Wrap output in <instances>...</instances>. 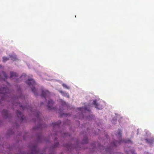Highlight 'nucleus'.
Listing matches in <instances>:
<instances>
[{
  "instance_id": "obj_26",
  "label": "nucleus",
  "mask_w": 154,
  "mask_h": 154,
  "mask_svg": "<svg viewBox=\"0 0 154 154\" xmlns=\"http://www.w3.org/2000/svg\"><path fill=\"white\" fill-rule=\"evenodd\" d=\"M66 133H64V136H66Z\"/></svg>"
},
{
  "instance_id": "obj_4",
  "label": "nucleus",
  "mask_w": 154,
  "mask_h": 154,
  "mask_svg": "<svg viewBox=\"0 0 154 154\" xmlns=\"http://www.w3.org/2000/svg\"><path fill=\"white\" fill-rule=\"evenodd\" d=\"M53 103L54 102L52 100L50 99L48 100L47 105L48 109H55V108L53 106Z\"/></svg>"
},
{
  "instance_id": "obj_2",
  "label": "nucleus",
  "mask_w": 154,
  "mask_h": 154,
  "mask_svg": "<svg viewBox=\"0 0 154 154\" xmlns=\"http://www.w3.org/2000/svg\"><path fill=\"white\" fill-rule=\"evenodd\" d=\"M26 83L29 86H32V88H31L32 91L34 93L35 95H37V94L35 92L36 89L34 87L35 84L34 80L32 79H29L26 81Z\"/></svg>"
},
{
  "instance_id": "obj_11",
  "label": "nucleus",
  "mask_w": 154,
  "mask_h": 154,
  "mask_svg": "<svg viewBox=\"0 0 154 154\" xmlns=\"http://www.w3.org/2000/svg\"><path fill=\"white\" fill-rule=\"evenodd\" d=\"M10 75L11 78H12L14 76L17 77L18 76V75L17 73L13 72H10Z\"/></svg>"
},
{
  "instance_id": "obj_8",
  "label": "nucleus",
  "mask_w": 154,
  "mask_h": 154,
  "mask_svg": "<svg viewBox=\"0 0 154 154\" xmlns=\"http://www.w3.org/2000/svg\"><path fill=\"white\" fill-rule=\"evenodd\" d=\"M93 104L95 106V107L98 109H100V108H101V106H100L98 107V106H99V105L97 103L96 100H94L93 101Z\"/></svg>"
},
{
  "instance_id": "obj_22",
  "label": "nucleus",
  "mask_w": 154,
  "mask_h": 154,
  "mask_svg": "<svg viewBox=\"0 0 154 154\" xmlns=\"http://www.w3.org/2000/svg\"><path fill=\"white\" fill-rule=\"evenodd\" d=\"M66 105V103L64 101H63L62 102V105L63 106H65V105Z\"/></svg>"
},
{
  "instance_id": "obj_17",
  "label": "nucleus",
  "mask_w": 154,
  "mask_h": 154,
  "mask_svg": "<svg viewBox=\"0 0 154 154\" xmlns=\"http://www.w3.org/2000/svg\"><path fill=\"white\" fill-rule=\"evenodd\" d=\"M40 112H37V114L36 115V117L38 120H40Z\"/></svg>"
},
{
  "instance_id": "obj_7",
  "label": "nucleus",
  "mask_w": 154,
  "mask_h": 154,
  "mask_svg": "<svg viewBox=\"0 0 154 154\" xmlns=\"http://www.w3.org/2000/svg\"><path fill=\"white\" fill-rule=\"evenodd\" d=\"M2 114L5 118H7L8 117V112L6 110H3L2 112Z\"/></svg>"
},
{
  "instance_id": "obj_10",
  "label": "nucleus",
  "mask_w": 154,
  "mask_h": 154,
  "mask_svg": "<svg viewBox=\"0 0 154 154\" xmlns=\"http://www.w3.org/2000/svg\"><path fill=\"white\" fill-rule=\"evenodd\" d=\"M33 151L32 154H37V150L36 149V145H33L32 146Z\"/></svg>"
},
{
  "instance_id": "obj_3",
  "label": "nucleus",
  "mask_w": 154,
  "mask_h": 154,
  "mask_svg": "<svg viewBox=\"0 0 154 154\" xmlns=\"http://www.w3.org/2000/svg\"><path fill=\"white\" fill-rule=\"evenodd\" d=\"M50 94V93L48 91L43 90L42 91L41 96L42 97H44L46 100V98L48 97L49 98Z\"/></svg>"
},
{
  "instance_id": "obj_21",
  "label": "nucleus",
  "mask_w": 154,
  "mask_h": 154,
  "mask_svg": "<svg viewBox=\"0 0 154 154\" xmlns=\"http://www.w3.org/2000/svg\"><path fill=\"white\" fill-rule=\"evenodd\" d=\"M59 145V143L58 142H56L54 143V147H57Z\"/></svg>"
},
{
  "instance_id": "obj_20",
  "label": "nucleus",
  "mask_w": 154,
  "mask_h": 154,
  "mask_svg": "<svg viewBox=\"0 0 154 154\" xmlns=\"http://www.w3.org/2000/svg\"><path fill=\"white\" fill-rule=\"evenodd\" d=\"M117 135L119 136V137H121L122 136V133L121 131L119 130V133L117 134Z\"/></svg>"
},
{
  "instance_id": "obj_9",
  "label": "nucleus",
  "mask_w": 154,
  "mask_h": 154,
  "mask_svg": "<svg viewBox=\"0 0 154 154\" xmlns=\"http://www.w3.org/2000/svg\"><path fill=\"white\" fill-rule=\"evenodd\" d=\"M20 107H21L23 110H24L25 109H29L30 111L32 112L33 110L32 109V108H31L30 106H23L21 105L20 106Z\"/></svg>"
},
{
  "instance_id": "obj_24",
  "label": "nucleus",
  "mask_w": 154,
  "mask_h": 154,
  "mask_svg": "<svg viewBox=\"0 0 154 154\" xmlns=\"http://www.w3.org/2000/svg\"><path fill=\"white\" fill-rule=\"evenodd\" d=\"M110 148H106L105 149V150L106 152H107V151H109V150H110Z\"/></svg>"
},
{
  "instance_id": "obj_6",
  "label": "nucleus",
  "mask_w": 154,
  "mask_h": 154,
  "mask_svg": "<svg viewBox=\"0 0 154 154\" xmlns=\"http://www.w3.org/2000/svg\"><path fill=\"white\" fill-rule=\"evenodd\" d=\"M17 115L19 118H20L21 121H23L24 119L23 116L21 112L18 110H17L16 112Z\"/></svg>"
},
{
  "instance_id": "obj_5",
  "label": "nucleus",
  "mask_w": 154,
  "mask_h": 154,
  "mask_svg": "<svg viewBox=\"0 0 154 154\" xmlns=\"http://www.w3.org/2000/svg\"><path fill=\"white\" fill-rule=\"evenodd\" d=\"M124 142L125 143H127V141H125L124 140H121L120 142H119V141H116V140H115L114 142H113V143H111V146H117V145L119 144H120V142Z\"/></svg>"
},
{
  "instance_id": "obj_27",
  "label": "nucleus",
  "mask_w": 154,
  "mask_h": 154,
  "mask_svg": "<svg viewBox=\"0 0 154 154\" xmlns=\"http://www.w3.org/2000/svg\"><path fill=\"white\" fill-rule=\"evenodd\" d=\"M43 104V102H42V103H41V105H42Z\"/></svg>"
},
{
  "instance_id": "obj_15",
  "label": "nucleus",
  "mask_w": 154,
  "mask_h": 154,
  "mask_svg": "<svg viewBox=\"0 0 154 154\" xmlns=\"http://www.w3.org/2000/svg\"><path fill=\"white\" fill-rule=\"evenodd\" d=\"M60 92L61 93L63 96H66L67 97L69 98V96L68 94H67L66 93H64L63 91H60Z\"/></svg>"
},
{
  "instance_id": "obj_12",
  "label": "nucleus",
  "mask_w": 154,
  "mask_h": 154,
  "mask_svg": "<svg viewBox=\"0 0 154 154\" xmlns=\"http://www.w3.org/2000/svg\"><path fill=\"white\" fill-rule=\"evenodd\" d=\"M10 57L11 58V60L13 61H16L17 60L16 56L15 55H10Z\"/></svg>"
},
{
  "instance_id": "obj_18",
  "label": "nucleus",
  "mask_w": 154,
  "mask_h": 154,
  "mask_svg": "<svg viewBox=\"0 0 154 154\" xmlns=\"http://www.w3.org/2000/svg\"><path fill=\"white\" fill-rule=\"evenodd\" d=\"M8 60L9 58H8L6 57H3V61L4 62Z\"/></svg>"
},
{
  "instance_id": "obj_16",
  "label": "nucleus",
  "mask_w": 154,
  "mask_h": 154,
  "mask_svg": "<svg viewBox=\"0 0 154 154\" xmlns=\"http://www.w3.org/2000/svg\"><path fill=\"white\" fill-rule=\"evenodd\" d=\"M88 141V139L87 137L85 138L82 141V143H87Z\"/></svg>"
},
{
  "instance_id": "obj_25",
  "label": "nucleus",
  "mask_w": 154,
  "mask_h": 154,
  "mask_svg": "<svg viewBox=\"0 0 154 154\" xmlns=\"http://www.w3.org/2000/svg\"><path fill=\"white\" fill-rule=\"evenodd\" d=\"M82 108H79V109L80 110H81V109H82Z\"/></svg>"
},
{
  "instance_id": "obj_1",
  "label": "nucleus",
  "mask_w": 154,
  "mask_h": 154,
  "mask_svg": "<svg viewBox=\"0 0 154 154\" xmlns=\"http://www.w3.org/2000/svg\"><path fill=\"white\" fill-rule=\"evenodd\" d=\"M10 90L7 87H4L0 89V94L2 96L1 99L3 100L7 99L8 97V95L10 94Z\"/></svg>"
},
{
  "instance_id": "obj_19",
  "label": "nucleus",
  "mask_w": 154,
  "mask_h": 154,
  "mask_svg": "<svg viewBox=\"0 0 154 154\" xmlns=\"http://www.w3.org/2000/svg\"><path fill=\"white\" fill-rule=\"evenodd\" d=\"M62 86L64 88L67 89H69V87L68 86L64 84H62Z\"/></svg>"
},
{
  "instance_id": "obj_14",
  "label": "nucleus",
  "mask_w": 154,
  "mask_h": 154,
  "mask_svg": "<svg viewBox=\"0 0 154 154\" xmlns=\"http://www.w3.org/2000/svg\"><path fill=\"white\" fill-rule=\"evenodd\" d=\"M146 140L147 143L150 144H152L154 142V140L153 139H146Z\"/></svg>"
},
{
  "instance_id": "obj_23",
  "label": "nucleus",
  "mask_w": 154,
  "mask_h": 154,
  "mask_svg": "<svg viewBox=\"0 0 154 154\" xmlns=\"http://www.w3.org/2000/svg\"><path fill=\"white\" fill-rule=\"evenodd\" d=\"M84 109H85V110H87L88 111H90V110L88 109H87V107H86V106H85L84 107Z\"/></svg>"
},
{
  "instance_id": "obj_13",
  "label": "nucleus",
  "mask_w": 154,
  "mask_h": 154,
  "mask_svg": "<svg viewBox=\"0 0 154 154\" xmlns=\"http://www.w3.org/2000/svg\"><path fill=\"white\" fill-rule=\"evenodd\" d=\"M60 121H58L57 122H53L52 123V125H53L54 127L56 126H58L59 125L61 124Z\"/></svg>"
}]
</instances>
